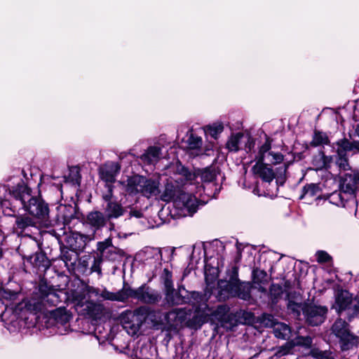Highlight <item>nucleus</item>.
<instances>
[{
    "label": "nucleus",
    "mask_w": 359,
    "mask_h": 359,
    "mask_svg": "<svg viewBox=\"0 0 359 359\" xmlns=\"http://www.w3.org/2000/svg\"><path fill=\"white\" fill-rule=\"evenodd\" d=\"M317 261L320 263L328 262L331 257L325 251H318L316 252Z\"/></svg>",
    "instance_id": "obj_33"
},
{
    "label": "nucleus",
    "mask_w": 359,
    "mask_h": 359,
    "mask_svg": "<svg viewBox=\"0 0 359 359\" xmlns=\"http://www.w3.org/2000/svg\"><path fill=\"white\" fill-rule=\"evenodd\" d=\"M286 169H287V166L285 165H284L282 168L283 171L281 172V174L285 173V172L286 171Z\"/></svg>",
    "instance_id": "obj_46"
},
{
    "label": "nucleus",
    "mask_w": 359,
    "mask_h": 359,
    "mask_svg": "<svg viewBox=\"0 0 359 359\" xmlns=\"http://www.w3.org/2000/svg\"><path fill=\"white\" fill-rule=\"evenodd\" d=\"M101 291H102V290H100V288L95 287L93 286H87L86 287V292L87 294H88L90 295H93L97 298H99V297L100 298Z\"/></svg>",
    "instance_id": "obj_35"
},
{
    "label": "nucleus",
    "mask_w": 359,
    "mask_h": 359,
    "mask_svg": "<svg viewBox=\"0 0 359 359\" xmlns=\"http://www.w3.org/2000/svg\"><path fill=\"white\" fill-rule=\"evenodd\" d=\"M15 203L22 205L25 211L34 217V219L45 225L47 224L49 217L48 205L41 198L32 196L27 187L20 188L15 198Z\"/></svg>",
    "instance_id": "obj_3"
},
{
    "label": "nucleus",
    "mask_w": 359,
    "mask_h": 359,
    "mask_svg": "<svg viewBox=\"0 0 359 359\" xmlns=\"http://www.w3.org/2000/svg\"><path fill=\"white\" fill-rule=\"evenodd\" d=\"M87 223L95 229H99L105 225L106 218L102 212L93 211L88 215Z\"/></svg>",
    "instance_id": "obj_18"
},
{
    "label": "nucleus",
    "mask_w": 359,
    "mask_h": 359,
    "mask_svg": "<svg viewBox=\"0 0 359 359\" xmlns=\"http://www.w3.org/2000/svg\"><path fill=\"white\" fill-rule=\"evenodd\" d=\"M163 274L164 285L166 290L165 298L167 301L172 304H180L183 302V299L173 289L171 273L168 269H165Z\"/></svg>",
    "instance_id": "obj_10"
},
{
    "label": "nucleus",
    "mask_w": 359,
    "mask_h": 359,
    "mask_svg": "<svg viewBox=\"0 0 359 359\" xmlns=\"http://www.w3.org/2000/svg\"><path fill=\"white\" fill-rule=\"evenodd\" d=\"M305 194H308L311 196H315L319 191V187L317 184H311L304 188Z\"/></svg>",
    "instance_id": "obj_32"
},
{
    "label": "nucleus",
    "mask_w": 359,
    "mask_h": 359,
    "mask_svg": "<svg viewBox=\"0 0 359 359\" xmlns=\"http://www.w3.org/2000/svg\"><path fill=\"white\" fill-rule=\"evenodd\" d=\"M254 147V142L253 141H252L250 137L248 138V147L249 149V150L251 149V147Z\"/></svg>",
    "instance_id": "obj_44"
},
{
    "label": "nucleus",
    "mask_w": 359,
    "mask_h": 359,
    "mask_svg": "<svg viewBox=\"0 0 359 359\" xmlns=\"http://www.w3.org/2000/svg\"><path fill=\"white\" fill-rule=\"evenodd\" d=\"M287 308L291 311H292L294 313H297V314H299L301 306H300L299 304H298L297 302H292V301H289L288 304H287Z\"/></svg>",
    "instance_id": "obj_39"
},
{
    "label": "nucleus",
    "mask_w": 359,
    "mask_h": 359,
    "mask_svg": "<svg viewBox=\"0 0 359 359\" xmlns=\"http://www.w3.org/2000/svg\"><path fill=\"white\" fill-rule=\"evenodd\" d=\"M311 343H312L311 338L307 337L298 338L297 339L296 343H294V344H297V345H302V346H310L311 345Z\"/></svg>",
    "instance_id": "obj_38"
},
{
    "label": "nucleus",
    "mask_w": 359,
    "mask_h": 359,
    "mask_svg": "<svg viewBox=\"0 0 359 359\" xmlns=\"http://www.w3.org/2000/svg\"><path fill=\"white\" fill-rule=\"evenodd\" d=\"M151 347L150 346H142L141 347L140 351L142 353V356L140 357V359H151L147 353L146 352L148 351L149 348H151Z\"/></svg>",
    "instance_id": "obj_40"
},
{
    "label": "nucleus",
    "mask_w": 359,
    "mask_h": 359,
    "mask_svg": "<svg viewBox=\"0 0 359 359\" xmlns=\"http://www.w3.org/2000/svg\"><path fill=\"white\" fill-rule=\"evenodd\" d=\"M217 172L215 168L210 167L203 170H199L196 172H191L187 169H182V176L184 177L186 182V189L190 193L184 191H180L179 194L174 200V205L176 208L181 210H186L187 214L192 215L196 212L199 205V202L196 196L193 194L200 193L205 187L202 185H195V182H198L200 178L203 182H212L217 177Z\"/></svg>",
    "instance_id": "obj_1"
},
{
    "label": "nucleus",
    "mask_w": 359,
    "mask_h": 359,
    "mask_svg": "<svg viewBox=\"0 0 359 359\" xmlns=\"http://www.w3.org/2000/svg\"><path fill=\"white\" fill-rule=\"evenodd\" d=\"M90 304L92 306V309L89 307L91 315L94 316L96 318H100L104 312V306L101 304H95L93 302H90Z\"/></svg>",
    "instance_id": "obj_28"
},
{
    "label": "nucleus",
    "mask_w": 359,
    "mask_h": 359,
    "mask_svg": "<svg viewBox=\"0 0 359 359\" xmlns=\"http://www.w3.org/2000/svg\"><path fill=\"white\" fill-rule=\"evenodd\" d=\"M4 297H6V298H9L11 299H13L16 296V294L15 292H7L6 290L4 291Z\"/></svg>",
    "instance_id": "obj_42"
},
{
    "label": "nucleus",
    "mask_w": 359,
    "mask_h": 359,
    "mask_svg": "<svg viewBox=\"0 0 359 359\" xmlns=\"http://www.w3.org/2000/svg\"><path fill=\"white\" fill-rule=\"evenodd\" d=\"M223 308L222 307H219L217 311H214V312H210V310L209 309H208V311H204V315L205 316H210V315H212V316H216V314L217 313H219L221 310H222Z\"/></svg>",
    "instance_id": "obj_41"
},
{
    "label": "nucleus",
    "mask_w": 359,
    "mask_h": 359,
    "mask_svg": "<svg viewBox=\"0 0 359 359\" xmlns=\"http://www.w3.org/2000/svg\"><path fill=\"white\" fill-rule=\"evenodd\" d=\"M202 139L200 137L191 134L188 140L189 149L191 154L198 156L202 154Z\"/></svg>",
    "instance_id": "obj_20"
},
{
    "label": "nucleus",
    "mask_w": 359,
    "mask_h": 359,
    "mask_svg": "<svg viewBox=\"0 0 359 359\" xmlns=\"http://www.w3.org/2000/svg\"><path fill=\"white\" fill-rule=\"evenodd\" d=\"M328 143V138L326 134L320 132H316L313 140L311 142V145L314 147H317L319 145H323Z\"/></svg>",
    "instance_id": "obj_26"
},
{
    "label": "nucleus",
    "mask_w": 359,
    "mask_h": 359,
    "mask_svg": "<svg viewBox=\"0 0 359 359\" xmlns=\"http://www.w3.org/2000/svg\"><path fill=\"white\" fill-rule=\"evenodd\" d=\"M120 167L115 163H111L101 169V178L107 182H114Z\"/></svg>",
    "instance_id": "obj_17"
},
{
    "label": "nucleus",
    "mask_w": 359,
    "mask_h": 359,
    "mask_svg": "<svg viewBox=\"0 0 359 359\" xmlns=\"http://www.w3.org/2000/svg\"><path fill=\"white\" fill-rule=\"evenodd\" d=\"M251 288L250 283L240 282L238 278V269L233 267L229 280H220L218 282V297L220 300H225L233 296L248 300L250 298Z\"/></svg>",
    "instance_id": "obj_4"
},
{
    "label": "nucleus",
    "mask_w": 359,
    "mask_h": 359,
    "mask_svg": "<svg viewBox=\"0 0 359 359\" xmlns=\"http://www.w3.org/2000/svg\"><path fill=\"white\" fill-rule=\"evenodd\" d=\"M161 157V149L158 147H150L141 156L142 161L147 164H155Z\"/></svg>",
    "instance_id": "obj_16"
},
{
    "label": "nucleus",
    "mask_w": 359,
    "mask_h": 359,
    "mask_svg": "<svg viewBox=\"0 0 359 359\" xmlns=\"http://www.w3.org/2000/svg\"><path fill=\"white\" fill-rule=\"evenodd\" d=\"M357 173L354 175L346 174L341 182V190L348 194H353L357 189Z\"/></svg>",
    "instance_id": "obj_14"
},
{
    "label": "nucleus",
    "mask_w": 359,
    "mask_h": 359,
    "mask_svg": "<svg viewBox=\"0 0 359 359\" xmlns=\"http://www.w3.org/2000/svg\"><path fill=\"white\" fill-rule=\"evenodd\" d=\"M273 333L276 337L286 339L291 335V329L285 323L278 322L274 325Z\"/></svg>",
    "instance_id": "obj_21"
},
{
    "label": "nucleus",
    "mask_w": 359,
    "mask_h": 359,
    "mask_svg": "<svg viewBox=\"0 0 359 359\" xmlns=\"http://www.w3.org/2000/svg\"><path fill=\"white\" fill-rule=\"evenodd\" d=\"M179 180L181 181V184H177L176 187H175L172 182L167 183L165 187V191L161 196V198L162 201H169L174 198L177 193L176 188H179L180 186L184 187V189L186 190L187 187L184 185V184L186 182V180L184 177L182 176V172L180 174V176L177 178L176 182L178 183ZM187 191L188 190L187 189Z\"/></svg>",
    "instance_id": "obj_13"
},
{
    "label": "nucleus",
    "mask_w": 359,
    "mask_h": 359,
    "mask_svg": "<svg viewBox=\"0 0 359 359\" xmlns=\"http://www.w3.org/2000/svg\"><path fill=\"white\" fill-rule=\"evenodd\" d=\"M149 316V310L145 306L134 311H126L121 314L120 321L128 334L133 336L140 331Z\"/></svg>",
    "instance_id": "obj_6"
},
{
    "label": "nucleus",
    "mask_w": 359,
    "mask_h": 359,
    "mask_svg": "<svg viewBox=\"0 0 359 359\" xmlns=\"http://www.w3.org/2000/svg\"><path fill=\"white\" fill-rule=\"evenodd\" d=\"M327 311V309L325 306L312 304L308 305L304 313L309 324L316 326L324 321Z\"/></svg>",
    "instance_id": "obj_9"
},
{
    "label": "nucleus",
    "mask_w": 359,
    "mask_h": 359,
    "mask_svg": "<svg viewBox=\"0 0 359 359\" xmlns=\"http://www.w3.org/2000/svg\"><path fill=\"white\" fill-rule=\"evenodd\" d=\"M295 344L293 341H288L284 346L279 348L276 353V355L281 357L291 353L292 349L294 346Z\"/></svg>",
    "instance_id": "obj_29"
},
{
    "label": "nucleus",
    "mask_w": 359,
    "mask_h": 359,
    "mask_svg": "<svg viewBox=\"0 0 359 359\" xmlns=\"http://www.w3.org/2000/svg\"><path fill=\"white\" fill-rule=\"evenodd\" d=\"M168 316H175V313H173V312H170V313H168Z\"/></svg>",
    "instance_id": "obj_49"
},
{
    "label": "nucleus",
    "mask_w": 359,
    "mask_h": 359,
    "mask_svg": "<svg viewBox=\"0 0 359 359\" xmlns=\"http://www.w3.org/2000/svg\"><path fill=\"white\" fill-rule=\"evenodd\" d=\"M3 205H4H4H6V202L4 203H3Z\"/></svg>",
    "instance_id": "obj_54"
},
{
    "label": "nucleus",
    "mask_w": 359,
    "mask_h": 359,
    "mask_svg": "<svg viewBox=\"0 0 359 359\" xmlns=\"http://www.w3.org/2000/svg\"><path fill=\"white\" fill-rule=\"evenodd\" d=\"M112 245L111 240L110 238H107L102 242H99L97 243V250L101 252H103L105 250L109 248Z\"/></svg>",
    "instance_id": "obj_34"
},
{
    "label": "nucleus",
    "mask_w": 359,
    "mask_h": 359,
    "mask_svg": "<svg viewBox=\"0 0 359 359\" xmlns=\"http://www.w3.org/2000/svg\"><path fill=\"white\" fill-rule=\"evenodd\" d=\"M283 292V289L278 285H272L270 289V293L274 298H278Z\"/></svg>",
    "instance_id": "obj_37"
},
{
    "label": "nucleus",
    "mask_w": 359,
    "mask_h": 359,
    "mask_svg": "<svg viewBox=\"0 0 359 359\" xmlns=\"http://www.w3.org/2000/svg\"><path fill=\"white\" fill-rule=\"evenodd\" d=\"M39 305H38V306H36V309H34V311H37V310H39Z\"/></svg>",
    "instance_id": "obj_50"
},
{
    "label": "nucleus",
    "mask_w": 359,
    "mask_h": 359,
    "mask_svg": "<svg viewBox=\"0 0 359 359\" xmlns=\"http://www.w3.org/2000/svg\"><path fill=\"white\" fill-rule=\"evenodd\" d=\"M353 312H357L359 311V301L358 302L357 304L353 306Z\"/></svg>",
    "instance_id": "obj_45"
},
{
    "label": "nucleus",
    "mask_w": 359,
    "mask_h": 359,
    "mask_svg": "<svg viewBox=\"0 0 359 359\" xmlns=\"http://www.w3.org/2000/svg\"><path fill=\"white\" fill-rule=\"evenodd\" d=\"M311 354L316 359H334L331 353L327 351H323L318 349H313L311 351Z\"/></svg>",
    "instance_id": "obj_30"
},
{
    "label": "nucleus",
    "mask_w": 359,
    "mask_h": 359,
    "mask_svg": "<svg viewBox=\"0 0 359 359\" xmlns=\"http://www.w3.org/2000/svg\"><path fill=\"white\" fill-rule=\"evenodd\" d=\"M332 332L339 339L341 351H348L357 346L359 337L351 332L348 324L342 319H337L332 327Z\"/></svg>",
    "instance_id": "obj_7"
},
{
    "label": "nucleus",
    "mask_w": 359,
    "mask_h": 359,
    "mask_svg": "<svg viewBox=\"0 0 359 359\" xmlns=\"http://www.w3.org/2000/svg\"><path fill=\"white\" fill-rule=\"evenodd\" d=\"M262 323L264 324L265 326L271 327L273 329L274 328L275 324L278 323L273 318L272 315L270 314H264L262 318Z\"/></svg>",
    "instance_id": "obj_31"
},
{
    "label": "nucleus",
    "mask_w": 359,
    "mask_h": 359,
    "mask_svg": "<svg viewBox=\"0 0 359 359\" xmlns=\"http://www.w3.org/2000/svg\"><path fill=\"white\" fill-rule=\"evenodd\" d=\"M130 215L133 216V217H135L137 218H140V217H142V213L139 210H132L130 212Z\"/></svg>",
    "instance_id": "obj_43"
},
{
    "label": "nucleus",
    "mask_w": 359,
    "mask_h": 359,
    "mask_svg": "<svg viewBox=\"0 0 359 359\" xmlns=\"http://www.w3.org/2000/svg\"><path fill=\"white\" fill-rule=\"evenodd\" d=\"M268 275L263 271L259 269H255L252 272V280L255 285H259V290L265 292L266 291L264 285L268 283Z\"/></svg>",
    "instance_id": "obj_19"
},
{
    "label": "nucleus",
    "mask_w": 359,
    "mask_h": 359,
    "mask_svg": "<svg viewBox=\"0 0 359 359\" xmlns=\"http://www.w3.org/2000/svg\"><path fill=\"white\" fill-rule=\"evenodd\" d=\"M79 304L82 305V304H83V303H82V300H80V301L79 302Z\"/></svg>",
    "instance_id": "obj_51"
},
{
    "label": "nucleus",
    "mask_w": 359,
    "mask_h": 359,
    "mask_svg": "<svg viewBox=\"0 0 359 359\" xmlns=\"http://www.w3.org/2000/svg\"><path fill=\"white\" fill-rule=\"evenodd\" d=\"M16 227H13V231L18 233V229L21 231L25 230L27 227L33 226L36 222L34 219L29 218L28 217H17L15 220Z\"/></svg>",
    "instance_id": "obj_24"
},
{
    "label": "nucleus",
    "mask_w": 359,
    "mask_h": 359,
    "mask_svg": "<svg viewBox=\"0 0 359 359\" xmlns=\"http://www.w3.org/2000/svg\"><path fill=\"white\" fill-rule=\"evenodd\" d=\"M126 190L130 194H141L147 198L157 196L161 192L159 178L133 176L127 180Z\"/></svg>",
    "instance_id": "obj_5"
},
{
    "label": "nucleus",
    "mask_w": 359,
    "mask_h": 359,
    "mask_svg": "<svg viewBox=\"0 0 359 359\" xmlns=\"http://www.w3.org/2000/svg\"><path fill=\"white\" fill-rule=\"evenodd\" d=\"M352 303V297L348 291H341L337 294L336 297V309L338 313H341L346 309H351Z\"/></svg>",
    "instance_id": "obj_12"
},
{
    "label": "nucleus",
    "mask_w": 359,
    "mask_h": 359,
    "mask_svg": "<svg viewBox=\"0 0 359 359\" xmlns=\"http://www.w3.org/2000/svg\"><path fill=\"white\" fill-rule=\"evenodd\" d=\"M334 196L341 197V194H333L332 195V199L334 198Z\"/></svg>",
    "instance_id": "obj_47"
},
{
    "label": "nucleus",
    "mask_w": 359,
    "mask_h": 359,
    "mask_svg": "<svg viewBox=\"0 0 359 359\" xmlns=\"http://www.w3.org/2000/svg\"><path fill=\"white\" fill-rule=\"evenodd\" d=\"M257 158V162L252 167L253 173L265 182H271L275 177V174L269 164L280 163L283 159V155L271 151V142L267 139L259 148Z\"/></svg>",
    "instance_id": "obj_2"
},
{
    "label": "nucleus",
    "mask_w": 359,
    "mask_h": 359,
    "mask_svg": "<svg viewBox=\"0 0 359 359\" xmlns=\"http://www.w3.org/2000/svg\"><path fill=\"white\" fill-rule=\"evenodd\" d=\"M55 320L60 323H66L69 321L70 316L63 309H57L53 312Z\"/></svg>",
    "instance_id": "obj_27"
},
{
    "label": "nucleus",
    "mask_w": 359,
    "mask_h": 359,
    "mask_svg": "<svg viewBox=\"0 0 359 359\" xmlns=\"http://www.w3.org/2000/svg\"><path fill=\"white\" fill-rule=\"evenodd\" d=\"M287 286H288V283L285 282V287H287Z\"/></svg>",
    "instance_id": "obj_52"
},
{
    "label": "nucleus",
    "mask_w": 359,
    "mask_h": 359,
    "mask_svg": "<svg viewBox=\"0 0 359 359\" xmlns=\"http://www.w3.org/2000/svg\"><path fill=\"white\" fill-rule=\"evenodd\" d=\"M106 214L108 219L117 218L123 214V209L117 203L109 202L106 208Z\"/></svg>",
    "instance_id": "obj_22"
},
{
    "label": "nucleus",
    "mask_w": 359,
    "mask_h": 359,
    "mask_svg": "<svg viewBox=\"0 0 359 359\" xmlns=\"http://www.w3.org/2000/svg\"><path fill=\"white\" fill-rule=\"evenodd\" d=\"M104 198H105V200H108L109 199L108 196H105Z\"/></svg>",
    "instance_id": "obj_53"
},
{
    "label": "nucleus",
    "mask_w": 359,
    "mask_h": 359,
    "mask_svg": "<svg viewBox=\"0 0 359 359\" xmlns=\"http://www.w3.org/2000/svg\"><path fill=\"white\" fill-rule=\"evenodd\" d=\"M102 258L96 257L94 259L93 264L91 266V271L93 272H97L98 273H101V265Z\"/></svg>",
    "instance_id": "obj_36"
},
{
    "label": "nucleus",
    "mask_w": 359,
    "mask_h": 359,
    "mask_svg": "<svg viewBox=\"0 0 359 359\" xmlns=\"http://www.w3.org/2000/svg\"><path fill=\"white\" fill-rule=\"evenodd\" d=\"M358 184L359 185V172L357 173Z\"/></svg>",
    "instance_id": "obj_48"
},
{
    "label": "nucleus",
    "mask_w": 359,
    "mask_h": 359,
    "mask_svg": "<svg viewBox=\"0 0 359 359\" xmlns=\"http://www.w3.org/2000/svg\"><path fill=\"white\" fill-rule=\"evenodd\" d=\"M244 135L241 133H237L232 135L226 142V148L230 151H238Z\"/></svg>",
    "instance_id": "obj_23"
},
{
    "label": "nucleus",
    "mask_w": 359,
    "mask_h": 359,
    "mask_svg": "<svg viewBox=\"0 0 359 359\" xmlns=\"http://www.w3.org/2000/svg\"><path fill=\"white\" fill-rule=\"evenodd\" d=\"M100 298L103 300H109L113 302L126 301V285H124L123 288L116 292H111L107 290L105 287L103 288L100 293Z\"/></svg>",
    "instance_id": "obj_15"
},
{
    "label": "nucleus",
    "mask_w": 359,
    "mask_h": 359,
    "mask_svg": "<svg viewBox=\"0 0 359 359\" xmlns=\"http://www.w3.org/2000/svg\"><path fill=\"white\" fill-rule=\"evenodd\" d=\"M337 152L339 156V159L337 163L339 168L344 170H348V164L347 159L346 158V152L351 148L350 142L346 140H343L337 142Z\"/></svg>",
    "instance_id": "obj_11"
},
{
    "label": "nucleus",
    "mask_w": 359,
    "mask_h": 359,
    "mask_svg": "<svg viewBox=\"0 0 359 359\" xmlns=\"http://www.w3.org/2000/svg\"><path fill=\"white\" fill-rule=\"evenodd\" d=\"M129 298L137 299L142 303L154 304L161 300V295L158 291L146 284H143L136 289L126 285V300Z\"/></svg>",
    "instance_id": "obj_8"
},
{
    "label": "nucleus",
    "mask_w": 359,
    "mask_h": 359,
    "mask_svg": "<svg viewBox=\"0 0 359 359\" xmlns=\"http://www.w3.org/2000/svg\"><path fill=\"white\" fill-rule=\"evenodd\" d=\"M224 130V126L222 123H215L206 127L205 132L215 139Z\"/></svg>",
    "instance_id": "obj_25"
}]
</instances>
